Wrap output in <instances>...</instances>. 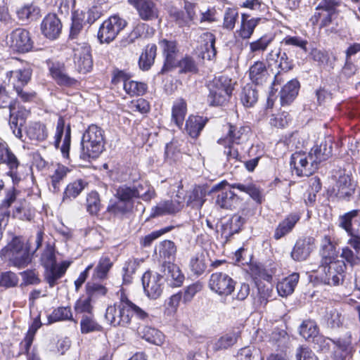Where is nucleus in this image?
<instances>
[{
	"mask_svg": "<svg viewBox=\"0 0 360 360\" xmlns=\"http://www.w3.org/2000/svg\"><path fill=\"white\" fill-rule=\"evenodd\" d=\"M119 302L107 307L105 318L113 327L129 328L136 331L147 342L160 346L165 341V335L160 330L145 326L140 329V321L148 319V314L132 302L123 288L117 292Z\"/></svg>",
	"mask_w": 360,
	"mask_h": 360,
	"instance_id": "1",
	"label": "nucleus"
},
{
	"mask_svg": "<svg viewBox=\"0 0 360 360\" xmlns=\"http://www.w3.org/2000/svg\"><path fill=\"white\" fill-rule=\"evenodd\" d=\"M278 59L279 60L278 66L281 71L288 72L292 68V61L289 59L285 52L281 53L280 50L271 51L266 56L269 66L272 65V62H277Z\"/></svg>",
	"mask_w": 360,
	"mask_h": 360,
	"instance_id": "32",
	"label": "nucleus"
},
{
	"mask_svg": "<svg viewBox=\"0 0 360 360\" xmlns=\"http://www.w3.org/2000/svg\"><path fill=\"white\" fill-rule=\"evenodd\" d=\"M260 18H251L248 20L245 14L242 15V20L240 29L237 31L239 37L243 39H248L251 37L256 26L258 25Z\"/></svg>",
	"mask_w": 360,
	"mask_h": 360,
	"instance_id": "39",
	"label": "nucleus"
},
{
	"mask_svg": "<svg viewBox=\"0 0 360 360\" xmlns=\"http://www.w3.org/2000/svg\"><path fill=\"white\" fill-rule=\"evenodd\" d=\"M300 334L306 340L316 337L318 334L316 323L311 320L303 321L300 328Z\"/></svg>",
	"mask_w": 360,
	"mask_h": 360,
	"instance_id": "59",
	"label": "nucleus"
},
{
	"mask_svg": "<svg viewBox=\"0 0 360 360\" xmlns=\"http://www.w3.org/2000/svg\"><path fill=\"white\" fill-rule=\"evenodd\" d=\"M285 46H292L300 49L304 53L307 52L308 41L298 36L288 35L282 41Z\"/></svg>",
	"mask_w": 360,
	"mask_h": 360,
	"instance_id": "62",
	"label": "nucleus"
},
{
	"mask_svg": "<svg viewBox=\"0 0 360 360\" xmlns=\"http://www.w3.org/2000/svg\"><path fill=\"white\" fill-rule=\"evenodd\" d=\"M105 143L104 131L96 124H91L83 134L80 158L84 160L96 158L102 153Z\"/></svg>",
	"mask_w": 360,
	"mask_h": 360,
	"instance_id": "2",
	"label": "nucleus"
},
{
	"mask_svg": "<svg viewBox=\"0 0 360 360\" xmlns=\"http://www.w3.org/2000/svg\"><path fill=\"white\" fill-rule=\"evenodd\" d=\"M41 262L45 268V280L51 288L58 283V281L65 274L70 264L69 262L64 261L57 265L54 248L51 245H47L44 250L41 257Z\"/></svg>",
	"mask_w": 360,
	"mask_h": 360,
	"instance_id": "3",
	"label": "nucleus"
},
{
	"mask_svg": "<svg viewBox=\"0 0 360 360\" xmlns=\"http://www.w3.org/2000/svg\"><path fill=\"white\" fill-rule=\"evenodd\" d=\"M117 80L123 82L124 91L131 96L143 95L147 89L146 84L126 79L123 73L117 75Z\"/></svg>",
	"mask_w": 360,
	"mask_h": 360,
	"instance_id": "31",
	"label": "nucleus"
},
{
	"mask_svg": "<svg viewBox=\"0 0 360 360\" xmlns=\"http://www.w3.org/2000/svg\"><path fill=\"white\" fill-rule=\"evenodd\" d=\"M160 255L169 260L172 259L176 252L174 243L171 240H164L160 245Z\"/></svg>",
	"mask_w": 360,
	"mask_h": 360,
	"instance_id": "63",
	"label": "nucleus"
},
{
	"mask_svg": "<svg viewBox=\"0 0 360 360\" xmlns=\"http://www.w3.org/2000/svg\"><path fill=\"white\" fill-rule=\"evenodd\" d=\"M196 6L195 4L185 1V13H178L176 21L180 26H190L191 24H196L198 18L195 12Z\"/></svg>",
	"mask_w": 360,
	"mask_h": 360,
	"instance_id": "30",
	"label": "nucleus"
},
{
	"mask_svg": "<svg viewBox=\"0 0 360 360\" xmlns=\"http://www.w3.org/2000/svg\"><path fill=\"white\" fill-rule=\"evenodd\" d=\"M157 53V46L148 44L139 58V66L142 70H148L153 64Z\"/></svg>",
	"mask_w": 360,
	"mask_h": 360,
	"instance_id": "41",
	"label": "nucleus"
},
{
	"mask_svg": "<svg viewBox=\"0 0 360 360\" xmlns=\"http://www.w3.org/2000/svg\"><path fill=\"white\" fill-rule=\"evenodd\" d=\"M85 186L86 183L81 179L75 181L68 185L64 192L63 200L65 198H76L84 188Z\"/></svg>",
	"mask_w": 360,
	"mask_h": 360,
	"instance_id": "61",
	"label": "nucleus"
},
{
	"mask_svg": "<svg viewBox=\"0 0 360 360\" xmlns=\"http://www.w3.org/2000/svg\"><path fill=\"white\" fill-rule=\"evenodd\" d=\"M32 70L30 68H25L6 72V78L8 84L12 86L13 89H20L27 85L31 79Z\"/></svg>",
	"mask_w": 360,
	"mask_h": 360,
	"instance_id": "20",
	"label": "nucleus"
},
{
	"mask_svg": "<svg viewBox=\"0 0 360 360\" xmlns=\"http://www.w3.org/2000/svg\"><path fill=\"white\" fill-rule=\"evenodd\" d=\"M187 112V104L184 99L177 98L172 108V121L179 127L183 125Z\"/></svg>",
	"mask_w": 360,
	"mask_h": 360,
	"instance_id": "35",
	"label": "nucleus"
},
{
	"mask_svg": "<svg viewBox=\"0 0 360 360\" xmlns=\"http://www.w3.org/2000/svg\"><path fill=\"white\" fill-rule=\"evenodd\" d=\"M236 282L227 274L214 272L211 274L209 280L210 289L221 296H228L235 288Z\"/></svg>",
	"mask_w": 360,
	"mask_h": 360,
	"instance_id": "10",
	"label": "nucleus"
},
{
	"mask_svg": "<svg viewBox=\"0 0 360 360\" xmlns=\"http://www.w3.org/2000/svg\"><path fill=\"white\" fill-rule=\"evenodd\" d=\"M49 71L51 77L59 85L72 86L77 85L78 83L75 79L69 77L65 73L63 65L60 64H52L49 68Z\"/></svg>",
	"mask_w": 360,
	"mask_h": 360,
	"instance_id": "29",
	"label": "nucleus"
},
{
	"mask_svg": "<svg viewBox=\"0 0 360 360\" xmlns=\"http://www.w3.org/2000/svg\"><path fill=\"white\" fill-rule=\"evenodd\" d=\"M300 84L297 80L288 82L280 92L281 102L283 105L290 103L297 96Z\"/></svg>",
	"mask_w": 360,
	"mask_h": 360,
	"instance_id": "37",
	"label": "nucleus"
},
{
	"mask_svg": "<svg viewBox=\"0 0 360 360\" xmlns=\"http://www.w3.org/2000/svg\"><path fill=\"white\" fill-rule=\"evenodd\" d=\"M134 188L137 198H141L143 201L149 202L156 195L154 188L146 181L134 185Z\"/></svg>",
	"mask_w": 360,
	"mask_h": 360,
	"instance_id": "46",
	"label": "nucleus"
},
{
	"mask_svg": "<svg viewBox=\"0 0 360 360\" xmlns=\"http://www.w3.org/2000/svg\"><path fill=\"white\" fill-rule=\"evenodd\" d=\"M189 266L193 274L201 275L207 267L205 254L202 252L195 253L191 258Z\"/></svg>",
	"mask_w": 360,
	"mask_h": 360,
	"instance_id": "49",
	"label": "nucleus"
},
{
	"mask_svg": "<svg viewBox=\"0 0 360 360\" xmlns=\"http://www.w3.org/2000/svg\"><path fill=\"white\" fill-rule=\"evenodd\" d=\"M8 44L13 50L18 52H27L32 47L29 32L21 28L16 29L11 33Z\"/></svg>",
	"mask_w": 360,
	"mask_h": 360,
	"instance_id": "16",
	"label": "nucleus"
},
{
	"mask_svg": "<svg viewBox=\"0 0 360 360\" xmlns=\"http://www.w3.org/2000/svg\"><path fill=\"white\" fill-rule=\"evenodd\" d=\"M308 154L302 152H296L291 155L290 165L296 174L299 176H309L313 174L316 170V161Z\"/></svg>",
	"mask_w": 360,
	"mask_h": 360,
	"instance_id": "9",
	"label": "nucleus"
},
{
	"mask_svg": "<svg viewBox=\"0 0 360 360\" xmlns=\"http://www.w3.org/2000/svg\"><path fill=\"white\" fill-rule=\"evenodd\" d=\"M139 265V263L136 259H129L124 263L122 268L123 283L128 284L131 282L132 275L135 273Z\"/></svg>",
	"mask_w": 360,
	"mask_h": 360,
	"instance_id": "54",
	"label": "nucleus"
},
{
	"mask_svg": "<svg viewBox=\"0 0 360 360\" xmlns=\"http://www.w3.org/2000/svg\"><path fill=\"white\" fill-rule=\"evenodd\" d=\"M80 329L82 334H87L101 331L102 326L96 321L93 314H88L82 316Z\"/></svg>",
	"mask_w": 360,
	"mask_h": 360,
	"instance_id": "43",
	"label": "nucleus"
},
{
	"mask_svg": "<svg viewBox=\"0 0 360 360\" xmlns=\"http://www.w3.org/2000/svg\"><path fill=\"white\" fill-rule=\"evenodd\" d=\"M338 3L335 0H321L316 8L314 14L311 17L312 25L327 27L337 18Z\"/></svg>",
	"mask_w": 360,
	"mask_h": 360,
	"instance_id": "6",
	"label": "nucleus"
},
{
	"mask_svg": "<svg viewBox=\"0 0 360 360\" xmlns=\"http://www.w3.org/2000/svg\"><path fill=\"white\" fill-rule=\"evenodd\" d=\"M128 2L136 10L143 20H153L159 16V8L153 0H128Z\"/></svg>",
	"mask_w": 360,
	"mask_h": 360,
	"instance_id": "13",
	"label": "nucleus"
},
{
	"mask_svg": "<svg viewBox=\"0 0 360 360\" xmlns=\"http://www.w3.org/2000/svg\"><path fill=\"white\" fill-rule=\"evenodd\" d=\"M323 266V281L330 285H338L343 281L346 264L344 261L336 260L328 262Z\"/></svg>",
	"mask_w": 360,
	"mask_h": 360,
	"instance_id": "12",
	"label": "nucleus"
},
{
	"mask_svg": "<svg viewBox=\"0 0 360 360\" xmlns=\"http://www.w3.org/2000/svg\"><path fill=\"white\" fill-rule=\"evenodd\" d=\"M310 155L313 158V161H316V167L319 165L332 155V142L330 139L322 141L320 145L314 146L310 152Z\"/></svg>",
	"mask_w": 360,
	"mask_h": 360,
	"instance_id": "26",
	"label": "nucleus"
},
{
	"mask_svg": "<svg viewBox=\"0 0 360 360\" xmlns=\"http://www.w3.org/2000/svg\"><path fill=\"white\" fill-rule=\"evenodd\" d=\"M23 243L18 237H14L10 243L1 250V257L8 259L23 248Z\"/></svg>",
	"mask_w": 360,
	"mask_h": 360,
	"instance_id": "52",
	"label": "nucleus"
},
{
	"mask_svg": "<svg viewBox=\"0 0 360 360\" xmlns=\"http://www.w3.org/2000/svg\"><path fill=\"white\" fill-rule=\"evenodd\" d=\"M17 15L21 20H32L37 16L38 9L32 4L25 5L18 10Z\"/></svg>",
	"mask_w": 360,
	"mask_h": 360,
	"instance_id": "64",
	"label": "nucleus"
},
{
	"mask_svg": "<svg viewBox=\"0 0 360 360\" xmlns=\"http://www.w3.org/2000/svg\"><path fill=\"white\" fill-rule=\"evenodd\" d=\"M237 200L238 198L233 191L231 190L223 191L218 194L216 203L221 208L228 210L231 209Z\"/></svg>",
	"mask_w": 360,
	"mask_h": 360,
	"instance_id": "47",
	"label": "nucleus"
},
{
	"mask_svg": "<svg viewBox=\"0 0 360 360\" xmlns=\"http://www.w3.org/2000/svg\"><path fill=\"white\" fill-rule=\"evenodd\" d=\"M205 193L200 187L194 188L188 195L186 204L193 208H200L205 202Z\"/></svg>",
	"mask_w": 360,
	"mask_h": 360,
	"instance_id": "48",
	"label": "nucleus"
},
{
	"mask_svg": "<svg viewBox=\"0 0 360 360\" xmlns=\"http://www.w3.org/2000/svg\"><path fill=\"white\" fill-rule=\"evenodd\" d=\"M41 29L46 38L55 39L61 32L62 24L55 14H49L42 20Z\"/></svg>",
	"mask_w": 360,
	"mask_h": 360,
	"instance_id": "19",
	"label": "nucleus"
},
{
	"mask_svg": "<svg viewBox=\"0 0 360 360\" xmlns=\"http://www.w3.org/2000/svg\"><path fill=\"white\" fill-rule=\"evenodd\" d=\"M68 169L65 166L58 165L51 175V186L53 192H58L60 190L61 182L66 176Z\"/></svg>",
	"mask_w": 360,
	"mask_h": 360,
	"instance_id": "58",
	"label": "nucleus"
},
{
	"mask_svg": "<svg viewBox=\"0 0 360 360\" xmlns=\"http://www.w3.org/2000/svg\"><path fill=\"white\" fill-rule=\"evenodd\" d=\"M63 135L64 138L60 147V152L63 158H68L71 143V129L69 125L65 129V120L62 117H60L57 122L55 134L54 146L56 148H59Z\"/></svg>",
	"mask_w": 360,
	"mask_h": 360,
	"instance_id": "15",
	"label": "nucleus"
},
{
	"mask_svg": "<svg viewBox=\"0 0 360 360\" xmlns=\"http://www.w3.org/2000/svg\"><path fill=\"white\" fill-rule=\"evenodd\" d=\"M101 204L99 195L96 191H91L86 197V210L91 214H97L101 209Z\"/></svg>",
	"mask_w": 360,
	"mask_h": 360,
	"instance_id": "60",
	"label": "nucleus"
},
{
	"mask_svg": "<svg viewBox=\"0 0 360 360\" xmlns=\"http://www.w3.org/2000/svg\"><path fill=\"white\" fill-rule=\"evenodd\" d=\"M10 120L9 126L14 136L22 140V127L25 123L30 111L23 106L20 105L17 102H13L9 105Z\"/></svg>",
	"mask_w": 360,
	"mask_h": 360,
	"instance_id": "11",
	"label": "nucleus"
},
{
	"mask_svg": "<svg viewBox=\"0 0 360 360\" xmlns=\"http://www.w3.org/2000/svg\"><path fill=\"white\" fill-rule=\"evenodd\" d=\"M73 61L77 72L82 74L89 72L93 68L91 46L85 42L72 45Z\"/></svg>",
	"mask_w": 360,
	"mask_h": 360,
	"instance_id": "8",
	"label": "nucleus"
},
{
	"mask_svg": "<svg viewBox=\"0 0 360 360\" xmlns=\"http://www.w3.org/2000/svg\"><path fill=\"white\" fill-rule=\"evenodd\" d=\"M13 216L22 221H31L34 217V210L25 200H20L15 206Z\"/></svg>",
	"mask_w": 360,
	"mask_h": 360,
	"instance_id": "42",
	"label": "nucleus"
},
{
	"mask_svg": "<svg viewBox=\"0 0 360 360\" xmlns=\"http://www.w3.org/2000/svg\"><path fill=\"white\" fill-rule=\"evenodd\" d=\"M228 128L229 131L227 135L224 138L219 139L217 141L218 143L221 145H226L227 143L240 144L246 139L245 128L240 127V129H236L231 124L228 126Z\"/></svg>",
	"mask_w": 360,
	"mask_h": 360,
	"instance_id": "34",
	"label": "nucleus"
},
{
	"mask_svg": "<svg viewBox=\"0 0 360 360\" xmlns=\"http://www.w3.org/2000/svg\"><path fill=\"white\" fill-rule=\"evenodd\" d=\"M321 254L322 256V264H327L333 262L336 257L335 246L328 236H325L321 240Z\"/></svg>",
	"mask_w": 360,
	"mask_h": 360,
	"instance_id": "38",
	"label": "nucleus"
},
{
	"mask_svg": "<svg viewBox=\"0 0 360 360\" xmlns=\"http://www.w3.org/2000/svg\"><path fill=\"white\" fill-rule=\"evenodd\" d=\"M340 226L350 235L360 233L359 210H354L340 217Z\"/></svg>",
	"mask_w": 360,
	"mask_h": 360,
	"instance_id": "23",
	"label": "nucleus"
},
{
	"mask_svg": "<svg viewBox=\"0 0 360 360\" xmlns=\"http://www.w3.org/2000/svg\"><path fill=\"white\" fill-rule=\"evenodd\" d=\"M248 72L250 79L257 85H262L269 77L266 64L260 60L255 62L250 67Z\"/></svg>",
	"mask_w": 360,
	"mask_h": 360,
	"instance_id": "27",
	"label": "nucleus"
},
{
	"mask_svg": "<svg viewBox=\"0 0 360 360\" xmlns=\"http://www.w3.org/2000/svg\"><path fill=\"white\" fill-rule=\"evenodd\" d=\"M314 238L306 237L299 239L291 252V257L295 261H304L308 258L314 248Z\"/></svg>",
	"mask_w": 360,
	"mask_h": 360,
	"instance_id": "18",
	"label": "nucleus"
},
{
	"mask_svg": "<svg viewBox=\"0 0 360 360\" xmlns=\"http://www.w3.org/2000/svg\"><path fill=\"white\" fill-rule=\"evenodd\" d=\"M208 103L213 106L223 105L230 97L232 93L231 81L226 77L214 78L208 85Z\"/></svg>",
	"mask_w": 360,
	"mask_h": 360,
	"instance_id": "4",
	"label": "nucleus"
},
{
	"mask_svg": "<svg viewBox=\"0 0 360 360\" xmlns=\"http://www.w3.org/2000/svg\"><path fill=\"white\" fill-rule=\"evenodd\" d=\"M165 280L172 287H179L184 281V275L180 268L170 262H165L163 266Z\"/></svg>",
	"mask_w": 360,
	"mask_h": 360,
	"instance_id": "22",
	"label": "nucleus"
},
{
	"mask_svg": "<svg viewBox=\"0 0 360 360\" xmlns=\"http://www.w3.org/2000/svg\"><path fill=\"white\" fill-rule=\"evenodd\" d=\"M336 195L339 198L345 199L350 197L354 192V185L348 174H340L335 184Z\"/></svg>",
	"mask_w": 360,
	"mask_h": 360,
	"instance_id": "28",
	"label": "nucleus"
},
{
	"mask_svg": "<svg viewBox=\"0 0 360 360\" xmlns=\"http://www.w3.org/2000/svg\"><path fill=\"white\" fill-rule=\"evenodd\" d=\"M127 25V22L119 15H113L106 19L100 26L98 39L101 44H110Z\"/></svg>",
	"mask_w": 360,
	"mask_h": 360,
	"instance_id": "5",
	"label": "nucleus"
},
{
	"mask_svg": "<svg viewBox=\"0 0 360 360\" xmlns=\"http://www.w3.org/2000/svg\"><path fill=\"white\" fill-rule=\"evenodd\" d=\"M0 161L6 163L10 170H15L19 161L16 156L9 150L5 141L0 140Z\"/></svg>",
	"mask_w": 360,
	"mask_h": 360,
	"instance_id": "40",
	"label": "nucleus"
},
{
	"mask_svg": "<svg viewBox=\"0 0 360 360\" xmlns=\"http://www.w3.org/2000/svg\"><path fill=\"white\" fill-rule=\"evenodd\" d=\"M300 219V215L297 213H291L286 216L275 229L274 233V239L279 240L290 233Z\"/></svg>",
	"mask_w": 360,
	"mask_h": 360,
	"instance_id": "24",
	"label": "nucleus"
},
{
	"mask_svg": "<svg viewBox=\"0 0 360 360\" xmlns=\"http://www.w3.org/2000/svg\"><path fill=\"white\" fill-rule=\"evenodd\" d=\"M230 188H236L241 192L248 194L254 200L260 202L262 198L261 191L252 182L234 183L229 185Z\"/></svg>",
	"mask_w": 360,
	"mask_h": 360,
	"instance_id": "44",
	"label": "nucleus"
},
{
	"mask_svg": "<svg viewBox=\"0 0 360 360\" xmlns=\"http://www.w3.org/2000/svg\"><path fill=\"white\" fill-rule=\"evenodd\" d=\"M299 278V274L297 273H293L278 282L276 288L279 295L281 297H287L292 294L298 283Z\"/></svg>",
	"mask_w": 360,
	"mask_h": 360,
	"instance_id": "36",
	"label": "nucleus"
},
{
	"mask_svg": "<svg viewBox=\"0 0 360 360\" xmlns=\"http://www.w3.org/2000/svg\"><path fill=\"white\" fill-rule=\"evenodd\" d=\"M159 44L162 49L163 55L165 56V63L160 73L165 74L176 67L177 64L176 58L178 49L176 43L174 41L162 39Z\"/></svg>",
	"mask_w": 360,
	"mask_h": 360,
	"instance_id": "17",
	"label": "nucleus"
},
{
	"mask_svg": "<svg viewBox=\"0 0 360 360\" xmlns=\"http://www.w3.org/2000/svg\"><path fill=\"white\" fill-rule=\"evenodd\" d=\"M182 208L181 202L179 200H165L159 202L151 210L150 217H158L167 214H174Z\"/></svg>",
	"mask_w": 360,
	"mask_h": 360,
	"instance_id": "21",
	"label": "nucleus"
},
{
	"mask_svg": "<svg viewBox=\"0 0 360 360\" xmlns=\"http://www.w3.org/2000/svg\"><path fill=\"white\" fill-rule=\"evenodd\" d=\"M163 277L157 273L146 272L142 277L143 289L148 297L157 299L162 292Z\"/></svg>",
	"mask_w": 360,
	"mask_h": 360,
	"instance_id": "14",
	"label": "nucleus"
},
{
	"mask_svg": "<svg viewBox=\"0 0 360 360\" xmlns=\"http://www.w3.org/2000/svg\"><path fill=\"white\" fill-rule=\"evenodd\" d=\"M26 136L31 141H44L49 136L46 124L40 122H32L25 128Z\"/></svg>",
	"mask_w": 360,
	"mask_h": 360,
	"instance_id": "25",
	"label": "nucleus"
},
{
	"mask_svg": "<svg viewBox=\"0 0 360 360\" xmlns=\"http://www.w3.org/2000/svg\"><path fill=\"white\" fill-rule=\"evenodd\" d=\"M244 222V218L238 214H235L224 225V231L229 235H233L240 230Z\"/></svg>",
	"mask_w": 360,
	"mask_h": 360,
	"instance_id": "55",
	"label": "nucleus"
},
{
	"mask_svg": "<svg viewBox=\"0 0 360 360\" xmlns=\"http://www.w3.org/2000/svg\"><path fill=\"white\" fill-rule=\"evenodd\" d=\"M207 119L198 115H190L186 122V130L192 138H197L205 127Z\"/></svg>",
	"mask_w": 360,
	"mask_h": 360,
	"instance_id": "33",
	"label": "nucleus"
},
{
	"mask_svg": "<svg viewBox=\"0 0 360 360\" xmlns=\"http://www.w3.org/2000/svg\"><path fill=\"white\" fill-rule=\"evenodd\" d=\"M118 200L108 206V210L113 214H124L130 212L133 207V200L137 198L134 186H122L116 193Z\"/></svg>",
	"mask_w": 360,
	"mask_h": 360,
	"instance_id": "7",
	"label": "nucleus"
},
{
	"mask_svg": "<svg viewBox=\"0 0 360 360\" xmlns=\"http://www.w3.org/2000/svg\"><path fill=\"white\" fill-rule=\"evenodd\" d=\"M84 13L81 11H75L72 16V25L70 27V37L76 39L82 32L84 27Z\"/></svg>",
	"mask_w": 360,
	"mask_h": 360,
	"instance_id": "50",
	"label": "nucleus"
},
{
	"mask_svg": "<svg viewBox=\"0 0 360 360\" xmlns=\"http://www.w3.org/2000/svg\"><path fill=\"white\" fill-rule=\"evenodd\" d=\"M342 321L341 314L336 309H331L326 314L325 321L328 328H339L342 324Z\"/></svg>",
	"mask_w": 360,
	"mask_h": 360,
	"instance_id": "57",
	"label": "nucleus"
},
{
	"mask_svg": "<svg viewBox=\"0 0 360 360\" xmlns=\"http://www.w3.org/2000/svg\"><path fill=\"white\" fill-rule=\"evenodd\" d=\"M241 102L245 107H252L257 101L258 93L252 85L248 84L244 86L241 93Z\"/></svg>",
	"mask_w": 360,
	"mask_h": 360,
	"instance_id": "51",
	"label": "nucleus"
},
{
	"mask_svg": "<svg viewBox=\"0 0 360 360\" xmlns=\"http://www.w3.org/2000/svg\"><path fill=\"white\" fill-rule=\"evenodd\" d=\"M9 262L18 268L25 267L31 261L29 251L26 248H22L20 250L8 259Z\"/></svg>",
	"mask_w": 360,
	"mask_h": 360,
	"instance_id": "53",
	"label": "nucleus"
},
{
	"mask_svg": "<svg viewBox=\"0 0 360 360\" xmlns=\"http://www.w3.org/2000/svg\"><path fill=\"white\" fill-rule=\"evenodd\" d=\"M70 320L76 324L77 321L72 318L71 309L66 307H60L55 309L52 313L48 316L49 323L58 321Z\"/></svg>",
	"mask_w": 360,
	"mask_h": 360,
	"instance_id": "45",
	"label": "nucleus"
},
{
	"mask_svg": "<svg viewBox=\"0 0 360 360\" xmlns=\"http://www.w3.org/2000/svg\"><path fill=\"white\" fill-rule=\"evenodd\" d=\"M238 333L233 332L231 333H227L224 336L221 337L214 345V349L215 350H220L227 349L229 347L233 345L238 339Z\"/></svg>",
	"mask_w": 360,
	"mask_h": 360,
	"instance_id": "56",
	"label": "nucleus"
}]
</instances>
